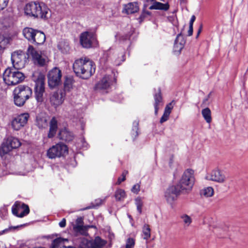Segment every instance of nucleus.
<instances>
[{"instance_id": "obj_1", "label": "nucleus", "mask_w": 248, "mask_h": 248, "mask_svg": "<svg viewBox=\"0 0 248 248\" xmlns=\"http://www.w3.org/2000/svg\"><path fill=\"white\" fill-rule=\"evenodd\" d=\"M73 68L76 75L84 79L90 78L95 70L94 63L87 58L76 60L73 63Z\"/></svg>"}, {"instance_id": "obj_2", "label": "nucleus", "mask_w": 248, "mask_h": 248, "mask_svg": "<svg viewBox=\"0 0 248 248\" xmlns=\"http://www.w3.org/2000/svg\"><path fill=\"white\" fill-rule=\"evenodd\" d=\"M48 11V8L44 3L38 2H30L25 8V13L27 15L42 19L47 18Z\"/></svg>"}, {"instance_id": "obj_3", "label": "nucleus", "mask_w": 248, "mask_h": 248, "mask_svg": "<svg viewBox=\"0 0 248 248\" xmlns=\"http://www.w3.org/2000/svg\"><path fill=\"white\" fill-rule=\"evenodd\" d=\"M32 80L35 82V98L38 103H42L45 99V77L41 72H36L33 74Z\"/></svg>"}, {"instance_id": "obj_4", "label": "nucleus", "mask_w": 248, "mask_h": 248, "mask_svg": "<svg viewBox=\"0 0 248 248\" xmlns=\"http://www.w3.org/2000/svg\"><path fill=\"white\" fill-rule=\"evenodd\" d=\"M3 80L8 85H15L21 82L25 76L19 69L13 67L6 68L3 74Z\"/></svg>"}, {"instance_id": "obj_5", "label": "nucleus", "mask_w": 248, "mask_h": 248, "mask_svg": "<svg viewBox=\"0 0 248 248\" xmlns=\"http://www.w3.org/2000/svg\"><path fill=\"white\" fill-rule=\"evenodd\" d=\"M31 94L32 90L30 87L25 85L18 86L14 91L15 105L19 107L23 106Z\"/></svg>"}, {"instance_id": "obj_6", "label": "nucleus", "mask_w": 248, "mask_h": 248, "mask_svg": "<svg viewBox=\"0 0 248 248\" xmlns=\"http://www.w3.org/2000/svg\"><path fill=\"white\" fill-rule=\"evenodd\" d=\"M194 181V171L191 169H187L184 172L177 186L182 191H185L188 193L191 190Z\"/></svg>"}, {"instance_id": "obj_7", "label": "nucleus", "mask_w": 248, "mask_h": 248, "mask_svg": "<svg viewBox=\"0 0 248 248\" xmlns=\"http://www.w3.org/2000/svg\"><path fill=\"white\" fill-rule=\"evenodd\" d=\"M27 54L29 58H31L35 64L43 66L46 65L48 62L47 57L42 53L40 50L34 48L32 46L28 47Z\"/></svg>"}, {"instance_id": "obj_8", "label": "nucleus", "mask_w": 248, "mask_h": 248, "mask_svg": "<svg viewBox=\"0 0 248 248\" xmlns=\"http://www.w3.org/2000/svg\"><path fill=\"white\" fill-rule=\"evenodd\" d=\"M68 147L62 143H59L50 147L47 151L48 158L53 159L64 156L68 153Z\"/></svg>"}, {"instance_id": "obj_9", "label": "nucleus", "mask_w": 248, "mask_h": 248, "mask_svg": "<svg viewBox=\"0 0 248 248\" xmlns=\"http://www.w3.org/2000/svg\"><path fill=\"white\" fill-rule=\"evenodd\" d=\"M11 61L13 65V68L19 70L25 67L28 58L22 51H16L12 53Z\"/></svg>"}, {"instance_id": "obj_10", "label": "nucleus", "mask_w": 248, "mask_h": 248, "mask_svg": "<svg viewBox=\"0 0 248 248\" xmlns=\"http://www.w3.org/2000/svg\"><path fill=\"white\" fill-rule=\"evenodd\" d=\"M62 71L58 67H54L47 74L48 84L50 88L58 86L61 83Z\"/></svg>"}, {"instance_id": "obj_11", "label": "nucleus", "mask_w": 248, "mask_h": 248, "mask_svg": "<svg viewBox=\"0 0 248 248\" xmlns=\"http://www.w3.org/2000/svg\"><path fill=\"white\" fill-rule=\"evenodd\" d=\"M21 145V143L18 139L10 136L4 140L1 150L4 154H7L13 149L18 148Z\"/></svg>"}, {"instance_id": "obj_12", "label": "nucleus", "mask_w": 248, "mask_h": 248, "mask_svg": "<svg viewBox=\"0 0 248 248\" xmlns=\"http://www.w3.org/2000/svg\"><path fill=\"white\" fill-rule=\"evenodd\" d=\"M115 74L111 73L110 75L105 76L95 86L97 90L104 91L108 89L116 81Z\"/></svg>"}, {"instance_id": "obj_13", "label": "nucleus", "mask_w": 248, "mask_h": 248, "mask_svg": "<svg viewBox=\"0 0 248 248\" xmlns=\"http://www.w3.org/2000/svg\"><path fill=\"white\" fill-rule=\"evenodd\" d=\"M80 43L84 48H90L96 43L95 34L90 31H84L80 35Z\"/></svg>"}, {"instance_id": "obj_14", "label": "nucleus", "mask_w": 248, "mask_h": 248, "mask_svg": "<svg viewBox=\"0 0 248 248\" xmlns=\"http://www.w3.org/2000/svg\"><path fill=\"white\" fill-rule=\"evenodd\" d=\"M107 241L101 239L100 237H95L92 242H88L87 240H83L79 245L80 248H103L106 245Z\"/></svg>"}, {"instance_id": "obj_15", "label": "nucleus", "mask_w": 248, "mask_h": 248, "mask_svg": "<svg viewBox=\"0 0 248 248\" xmlns=\"http://www.w3.org/2000/svg\"><path fill=\"white\" fill-rule=\"evenodd\" d=\"M181 191L177 186H172L167 189L165 192V198L168 203L172 204L177 200Z\"/></svg>"}, {"instance_id": "obj_16", "label": "nucleus", "mask_w": 248, "mask_h": 248, "mask_svg": "<svg viewBox=\"0 0 248 248\" xmlns=\"http://www.w3.org/2000/svg\"><path fill=\"white\" fill-rule=\"evenodd\" d=\"M29 118L27 113L21 114L15 117L11 122V125L14 130L18 131L24 127L27 124Z\"/></svg>"}, {"instance_id": "obj_17", "label": "nucleus", "mask_w": 248, "mask_h": 248, "mask_svg": "<svg viewBox=\"0 0 248 248\" xmlns=\"http://www.w3.org/2000/svg\"><path fill=\"white\" fill-rule=\"evenodd\" d=\"M29 212V206L20 202H16L12 207L13 214L18 217H22L27 215Z\"/></svg>"}, {"instance_id": "obj_18", "label": "nucleus", "mask_w": 248, "mask_h": 248, "mask_svg": "<svg viewBox=\"0 0 248 248\" xmlns=\"http://www.w3.org/2000/svg\"><path fill=\"white\" fill-rule=\"evenodd\" d=\"M65 93L62 90H58L50 94L49 102L54 107H57L62 105L65 98Z\"/></svg>"}, {"instance_id": "obj_19", "label": "nucleus", "mask_w": 248, "mask_h": 248, "mask_svg": "<svg viewBox=\"0 0 248 248\" xmlns=\"http://www.w3.org/2000/svg\"><path fill=\"white\" fill-rule=\"evenodd\" d=\"M205 179L215 181L219 183H223L226 181V177L223 172L218 169L213 170L207 173L205 177Z\"/></svg>"}, {"instance_id": "obj_20", "label": "nucleus", "mask_w": 248, "mask_h": 248, "mask_svg": "<svg viewBox=\"0 0 248 248\" xmlns=\"http://www.w3.org/2000/svg\"><path fill=\"white\" fill-rule=\"evenodd\" d=\"M185 44V40L183 35L181 33L178 34L174 42V51L176 52H180L183 48Z\"/></svg>"}, {"instance_id": "obj_21", "label": "nucleus", "mask_w": 248, "mask_h": 248, "mask_svg": "<svg viewBox=\"0 0 248 248\" xmlns=\"http://www.w3.org/2000/svg\"><path fill=\"white\" fill-rule=\"evenodd\" d=\"M58 130V122L55 117H53L49 122V129L47 135L48 138L55 136Z\"/></svg>"}, {"instance_id": "obj_22", "label": "nucleus", "mask_w": 248, "mask_h": 248, "mask_svg": "<svg viewBox=\"0 0 248 248\" xmlns=\"http://www.w3.org/2000/svg\"><path fill=\"white\" fill-rule=\"evenodd\" d=\"M139 9L137 2H130L124 5L123 12L126 14H131L137 12Z\"/></svg>"}, {"instance_id": "obj_23", "label": "nucleus", "mask_w": 248, "mask_h": 248, "mask_svg": "<svg viewBox=\"0 0 248 248\" xmlns=\"http://www.w3.org/2000/svg\"><path fill=\"white\" fill-rule=\"evenodd\" d=\"M46 40L45 34L40 31L36 30L33 38L31 43L41 45L44 43Z\"/></svg>"}, {"instance_id": "obj_24", "label": "nucleus", "mask_w": 248, "mask_h": 248, "mask_svg": "<svg viewBox=\"0 0 248 248\" xmlns=\"http://www.w3.org/2000/svg\"><path fill=\"white\" fill-rule=\"evenodd\" d=\"M59 137L60 139L69 142L73 140L74 136L71 132L64 129L59 132Z\"/></svg>"}, {"instance_id": "obj_25", "label": "nucleus", "mask_w": 248, "mask_h": 248, "mask_svg": "<svg viewBox=\"0 0 248 248\" xmlns=\"http://www.w3.org/2000/svg\"><path fill=\"white\" fill-rule=\"evenodd\" d=\"M173 101L170 102V104L167 105L165 107L163 115L161 117L160 120V123L162 124L168 120L170 114L171 110L173 108Z\"/></svg>"}, {"instance_id": "obj_26", "label": "nucleus", "mask_w": 248, "mask_h": 248, "mask_svg": "<svg viewBox=\"0 0 248 248\" xmlns=\"http://www.w3.org/2000/svg\"><path fill=\"white\" fill-rule=\"evenodd\" d=\"M36 125L40 129L46 128L48 125L46 117L44 115H38L36 117Z\"/></svg>"}, {"instance_id": "obj_27", "label": "nucleus", "mask_w": 248, "mask_h": 248, "mask_svg": "<svg viewBox=\"0 0 248 248\" xmlns=\"http://www.w3.org/2000/svg\"><path fill=\"white\" fill-rule=\"evenodd\" d=\"M36 30L31 28H25L23 30L24 36L31 43L33 40L34 35Z\"/></svg>"}, {"instance_id": "obj_28", "label": "nucleus", "mask_w": 248, "mask_h": 248, "mask_svg": "<svg viewBox=\"0 0 248 248\" xmlns=\"http://www.w3.org/2000/svg\"><path fill=\"white\" fill-rule=\"evenodd\" d=\"M169 5L168 3H162L159 2L155 1L153 3V5L149 7V9L150 10H161L167 11L169 9Z\"/></svg>"}, {"instance_id": "obj_29", "label": "nucleus", "mask_w": 248, "mask_h": 248, "mask_svg": "<svg viewBox=\"0 0 248 248\" xmlns=\"http://www.w3.org/2000/svg\"><path fill=\"white\" fill-rule=\"evenodd\" d=\"M154 99L155 103L154 104L155 113L156 115L158 110V106L162 104V97L161 95V92L159 89H158L157 93L154 95Z\"/></svg>"}, {"instance_id": "obj_30", "label": "nucleus", "mask_w": 248, "mask_h": 248, "mask_svg": "<svg viewBox=\"0 0 248 248\" xmlns=\"http://www.w3.org/2000/svg\"><path fill=\"white\" fill-rule=\"evenodd\" d=\"M74 79L71 77H66L64 82V89L66 92H69L73 88Z\"/></svg>"}, {"instance_id": "obj_31", "label": "nucleus", "mask_w": 248, "mask_h": 248, "mask_svg": "<svg viewBox=\"0 0 248 248\" xmlns=\"http://www.w3.org/2000/svg\"><path fill=\"white\" fill-rule=\"evenodd\" d=\"M114 196L116 201H122L126 198V195L124 190L119 188L116 190Z\"/></svg>"}, {"instance_id": "obj_32", "label": "nucleus", "mask_w": 248, "mask_h": 248, "mask_svg": "<svg viewBox=\"0 0 248 248\" xmlns=\"http://www.w3.org/2000/svg\"><path fill=\"white\" fill-rule=\"evenodd\" d=\"M120 55V56H119L117 54L115 53L113 56L110 57V59L116 65H119L122 62L124 61V55L123 53H121Z\"/></svg>"}, {"instance_id": "obj_33", "label": "nucleus", "mask_w": 248, "mask_h": 248, "mask_svg": "<svg viewBox=\"0 0 248 248\" xmlns=\"http://www.w3.org/2000/svg\"><path fill=\"white\" fill-rule=\"evenodd\" d=\"M202 114L206 122L207 123H210L212 120L210 109L208 108H204L202 111Z\"/></svg>"}, {"instance_id": "obj_34", "label": "nucleus", "mask_w": 248, "mask_h": 248, "mask_svg": "<svg viewBox=\"0 0 248 248\" xmlns=\"http://www.w3.org/2000/svg\"><path fill=\"white\" fill-rule=\"evenodd\" d=\"M214 193V189L212 187L209 186L203 188L201 190L200 194L202 196L205 197H212Z\"/></svg>"}, {"instance_id": "obj_35", "label": "nucleus", "mask_w": 248, "mask_h": 248, "mask_svg": "<svg viewBox=\"0 0 248 248\" xmlns=\"http://www.w3.org/2000/svg\"><path fill=\"white\" fill-rule=\"evenodd\" d=\"M180 218L182 219L185 227H187L190 226L192 223L191 217L186 214H183L180 216Z\"/></svg>"}, {"instance_id": "obj_36", "label": "nucleus", "mask_w": 248, "mask_h": 248, "mask_svg": "<svg viewBox=\"0 0 248 248\" xmlns=\"http://www.w3.org/2000/svg\"><path fill=\"white\" fill-rule=\"evenodd\" d=\"M142 233L143 234V238L144 239H148L151 236V230L148 225H144L143 227Z\"/></svg>"}, {"instance_id": "obj_37", "label": "nucleus", "mask_w": 248, "mask_h": 248, "mask_svg": "<svg viewBox=\"0 0 248 248\" xmlns=\"http://www.w3.org/2000/svg\"><path fill=\"white\" fill-rule=\"evenodd\" d=\"M8 42L9 40L7 38L0 35V51L6 48Z\"/></svg>"}, {"instance_id": "obj_38", "label": "nucleus", "mask_w": 248, "mask_h": 248, "mask_svg": "<svg viewBox=\"0 0 248 248\" xmlns=\"http://www.w3.org/2000/svg\"><path fill=\"white\" fill-rule=\"evenodd\" d=\"M135 204L137 206V210L140 214L142 212V207L143 205V202L140 198H137L135 200Z\"/></svg>"}, {"instance_id": "obj_39", "label": "nucleus", "mask_w": 248, "mask_h": 248, "mask_svg": "<svg viewBox=\"0 0 248 248\" xmlns=\"http://www.w3.org/2000/svg\"><path fill=\"white\" fill-rule=\"evenodd\" d=\"M135 240L132 238H129L126 241L125 248H133L135 245Z\"/></svg>"}, {"instance_id": "obj_40", "label": "nucleus", "mask_w": 248, "mask_h": 248, "mask_svg": "<svg viewBox=\"0 0 248 248\" xmlns=\"http://www.w3.org/2000/svg\"><path fill=\"white\" fill-rule=\"evenodd\" d=\"M133 129H132V131H133V133H132V135H133V136H134V138H136L138 135H139V133H138V123L136 121L134 122L133 123Z\"/></svg>"}, {"instance_id": "obj_41", "label": "nucleus", "mask_w": 248, "mask_h": 248, "mask_svg": "<svg viewBox=\"0 0 248 248\" xmlns=\"http://www.w3.org/2000/svg\"><path fill=\"white\" fill-rule=\"evenodd\" d=\"M128 173V171L124 170L123 172L122 176L118 178V181L116 182V185H120L122 182L124 181L125 180V176L126 174Z\"/></svg>"}, {"instance_id": "obj_42", "label": "nucleus", "mask_w": 248, "mask_h": 248, "mask_svg": "<svg viewBox=\"0 0 248 248\" xmlns=\"http://www.w3.org/2000/svg\"><path fill=\"white\" fill-rule=\"evenodd\" d=\"M74 230L75 232L82 233L84 231L83 226L81 224H76L73 227Z\"/></svg>"}, {"instance_id": "obj_43", "label": "nucleus", "mask_w": 248, "mask_h": 248, "mask_svg": "<svg viewBox=\"0 0 248 248\" xmlns=\"http://www.w3.org/2000/svg\"><path fill=\"white\" fill-rule=\"evenodd\" d=\"M140 190V185L139 184L134 185L131 188V192L137 194Z\"/></svg>"}, {"instance_id": "obj_44", "label": "nucleus", "mask_w": 248, "mask_h": 248, "mask_svg": "<svg viewBox=\"0 0 248 248\" xmlns=\"http://www.w3.org/2000/svg\"><path fill=\"white\" fill-rule=\"evenodd\" d=\"M8 0H0V11L4 9L8 4Z\"/></svg>"}, {"instance_id": "obj_45", "label": "nucleus", "mask_w": 248, "mask_h": 248, "mask_svg": "<svg viewBox=\"0 0 248 248\" xmlns=\"http://www.w3.org/2000/svg\"><path fill=\"white\" fill-rule=\"evenodd\" d=\"M61 242V239H56L54 240L52 244V248H56L57 245Z\"/></svg>"}, {"instance_id": "obj_46", "label": "nucleus", "mask_w": 248, "mask_h": 248, "mask_svg": "<svg viewBox=\"0 0 248 248\" xmlns=\"http://www.w3.org/2000/svg\"><path fill=\"white\" fill-rule=\"evenodd\" d=\"M59 226L62 227V228H63L66 225V220L65 218H63L62 219V220L59 223Z\"/></svg>"}, {"instance_id": "obj_47", "label": "nucleus", "mask_w": 248, "mask_h": 248, "mask_svg": "<svg viewBox=\"0 0 248 248\" xmlns=\"http://www.w3.org/2000/svg\"><path fill=\"white\" fill-rule=\"evenodd\" d=\"M193 33V26L189 25V30L188 31V36H191Z\"/></svg>"}, {"instance_id": "obj_48", "label": "nucleus", "mask_w": 248, "mask_h": 248, "mask_svg": "<svg viewBox=\"0 0 248 248\" xmlns=\"http://www.w3.org/2000/svg\"><path fill=\"white\" fill-rule=\"evenodd\" d=\"M196 17L195 16H192L191 17L190 22H189V26H193V23L195 21Z\"/></svg>"}, {"instance_id": "obj_49", "label": "nucleus", "mask_w": 248, "mask_h": 248, "mask_svg": "<svg viewBox=\"0 0 248 248\" xmlns=\"http://www.w3.org/2000/svg\"><path fill=\"white\" fill-rule=\"evenodd\" d=\"M96 205L99 206L102 204V203L103 202V200L101 199H97L96 200Z\"/></svg>"}, {"instance_id": "obj_50", "label": "nucleus", "mask_w": 248, "mask_h": 248, "mask_svg": "<svg viewBox=\"0 0 248 248\" xmlns=\"http://www.w3.org/2000/svg\"><path fill=\"white\" fill-rule=\"evenodd\" d=\"M146 16L145 15V13H143V12H142L139 18L140 21H142Z\"/></svg>"}, {"instance_id": "obj_51", "label": "nucleus", "mask_w": 248, "mask_h": 248, "mask_svg": "<svg viewBox=\"0 0 248 248\" xmlns=\"http://www.w3.org/2000/svg\"><path fill=\"white\" fill-rule=\"evenodd\" d=\"M82 222V218L81 217L78 218L77 219L76 223L77 224H80Z\"/></svg>"}, {"instance_id": "obj_52", "label": "nucleus", "mask_w": 248, "mask_h": 248, "mask_svg": "<svg viewBox=\"0 0 248 248\" xmlns=\"http://www.w3.org/2000/svg\"><path fill=\"white\" fill-rule=\"evenodd\" d=\"M202 25H201L199 30H198V33H197V37H198L200 33H201V31H202Z\"/></svg>"}, {"instance_id": "obj_53", "label": "nucleus", "mask_w": 248, "mask_h": 248, "mask_svg": "<svg viewBox=\"0 0 248 248\" xmlns=\"http://www.w3.org/2000/svg\"><path fill=\"white\" fill-rule=\"evenodd\" d=\"M143 13H145V15L146 16H150L151 14V13L149 11H143Z\"/></svg>"}, {"instance_id": "obj_54", "label": "nucleus", "mask_w": 248, "mask_h": 248, "mask_svg": "<svg viewBox=\"0 0 248 248\" xmlns=\"http://www.w3.org/2000/svg\"><path fill=\"white\" fill-rule=\"evenodd\" d=\"M94 205L92 206H87V207H85V208H83V209H82V210H87V209H91V208H92L94 207Z\"/></svg>"}, {"instance_id": "obj_55", "label": "nucleus", "mask_w": 248, "mask_h": 248, "mask_svg": "<svg viewBox=\"0 0 248 248\" xmlns=\"http://www.w3.org/2000/svg\"><path fill=\"white\" fill-rule=\"evenodd\" d=\"M114 238V234H112L111 235H110V239H112Z\"/></svg>"}]
</instances>
